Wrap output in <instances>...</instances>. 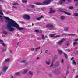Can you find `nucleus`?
Returning <instances> with one entry per match:
<instances>
[{"label":"nucleus","mask_w":78,"mask_h":78,"mask_svg":"<svg viewBox=\"0 0 78 78\" xmlns=\"http://www.w3.org/2000/svg\"><path fill=\"white\" fill-rule=\"evenodd\" d=\"M5 19L8 20L7 22V28L9 31H11L12 32L14 31L15 30V29L14 28L15 27H16V28H17L18 30H24V29L23 28L19 27V25L16 23V21L9 18V17H5Z\"/></svg>","instance_id":"1"},{"label":"nucleus","mask_w":78,"mask_h":78,"mask_svg":"<svg viewBox=\"0 0 78 78\" xmlns=\"http://www.w3.org/2000/svg\"><path fill=\"white\" fill-rule=\"evenodd\" d=\"M51 1H52V0H46L44 1L43 3L36 2L34 4L37 5H45V4L48 5L50 4V2Z\"/></svg>","instance_id":"2"},{"label":"nucleus","mask_w":78,"mask_h":78,"mask_svg":"<svg viewBox=\"0 0 78 78\" xmlns=\"http://www.w3.org/2000/svg\"><path fill=\"white\" fill-rule=\"evenodd\" d=\"M56 34H51L49 35L50 37H54V38H58V37H61V36L60 35H56Z\"/></svg>","instance_id":"3"},{"label":"nucleus","mask_w":78,"mask_h":78,"mask_svg":"<svg viewBox=\"0 0 78 78\" xmlns=\"http://www.w3.org/2000/svg\"><path fill=\"white\" fill-rule=\"evenodd\" d=\"M46 27L48 28L50 30H53V29L54 28L53 25L51 24H48L46 25Z\"/></svg>","instance_id":"4"},{"label":"nucleus","mask_w":78,"mask_h":78,"mask_svg":"<svg viewBox=\"0 0 78 78\" xmlns=\"http://www.w3.org/2000/svg\"><path fill=\"white\" fill-rule=\"evenodd\" d=\"M23 18L24 19H26V20H30V16L28 15H24L23 16Z\"/></svg>","instance_id":"5"},{"label":"nucleus","mask_w":78,"mask_h":78,"mask_svg":"<svg viewBox=\"0 0 78 78\" xmlns=\"http://www.w3.org/2000/svg\"><path fill=\"white\" fill-rule=\"evenodd\" d=\"M65 41V39L62 40L57 42V44L59 45H61L62 44V42H64Z\"/></svg>","instance_id":"6"},{"label":"nucleus","mask_w":78,"mask_h":78,"mask_svg":"<svg viewBox=\"0 0 78 78\" xmlns=\"http://www.w3.org/2000/svg\"><path fill=\"white\" fill-rule=\"evenodd\" d=\"M8 66H4L2 69V71H3V72H6V70L8 69Z\"/></svg>","instance_id":"7"},{"label":"nucleus","mask_w":78,"mask_h":78,"mask_svg":"<svg viewBox=\"0 0 78 78\" xmlns=\"http://www.w3.org/2000/svg\"><path fill=\"white\" fill-rule=\"evenodd\" d=\"M60 19L62 21H64L66 19V17L64 16H62L60 17Z\"/></svg>","instance_id":"8"},{"label":"nucleus","mask_w":78,"mask_h":78,"mask_svg":"<svg viewBox=\"0 0 78 78\" xmlns=\"http://www.w3.org/2000/svg\"><path fill=\"white\" fill-rule=\"evenodd\" d=\"M28 71V69H25L23 70V74H26V73H27Z\"/></svg>","instance_id":"9"},{"label":"nucleus","mask_w":78,"mask_h":78,"mask_svg":"<svg viewBox=\"0 0 78 78\" xmlns=\"http://www.w3.org/2000/svg\"><path fill=\"white\" fill-rule=\"evenodd\" d=\"M64 30L66 32L69 31V27H66L64 28Z\"/></svg>","instance_id":"10"},{"label":"nucleus","mask_w":78,"mask_h":78,"mask_svg":"<svg viewBox=\"0 0 78 78\" xmlns=\"http://www.w3.org/2000/svg\"><path fill=\"white\" fill-rule=\"evenodd\" d=\"M54 12H55V11L54 10H52V8H50L49 13H54Z\"/></svg>","instance_id":"11"},{"label":"nucleus","mask_w":78,"mask_h":78,"mask_svg":"<svg viewBox=\"0 0 78 78\" xmlns=\"http://www.w3.org/2000/svg\"><path fill=\"white\" fill-rule=\"evenodd\" d=\"M78 41V39L75 40H74V42L73 43V46H75V45H76L77 44V41Z\"/></svg>","instance_id":"12"},{"label":"nucleus","mask_w":78,"mask_h":78,"mask_svg":"<svg viewBox=\"0 0 78 78\" xmlns=\"http://www.w3.org/2000/svg\"><path fill=\"white\" fill-rule=\"evenodd\" d=\"M68 36H75V34H68Z\"/></svg>","instance_id":"13"},{"label":"nucleus","mask_w":78,"mask_h":78,"mask_svg":"<svg viewBox=\"0 0 78 78\" xmlns=\"http://www.w3.org/2000/svg\"><path fill=\"white\" fill-rule=\"evenodd\" d=\"M63 12L65 14H67V15H69V16H70V15H71V13H69L65 11H63Z\"/></svg>","instance_id":"14"},{"label":"nucleus","mask_w":78,"mask_h":78,"mask_svg":"<svg viewBox=\"0 0 78 78\" xmlns=\"http://www.w3.org/2000/svg\"><path fill=\"white\" fill-rule=\"evenodd\" d=\"M41 48V47H38L36 48H35V51H37L38 50H39Z\"/></svg>","instance_id":"15"},{"label":"nucleus","mask_w":78,"mask_h":78,"mask_svg":"<svg viewBox=\"0 0 78 78\" xmlns=\"http://www.w3.org/2000/svg\"><path fill=\"white\" fill-rule=\"evenodd\" d=\"M65 0H61V2H60V4H62L63 3L65 2Z\"/></svg>","instance_id":"16"},{"label":"nucleus","mask_w":78,"mask_h":78,"mask_svg":"<svg viewBox=\"0 0 78 78\" xmlns=\"http://www.w3.org/2000/svg\"><path fill=\"white\" fill-rule=\"evenodd\" d=\"M0 14H1L2 16H3V14L2 12V9H0Z\"/></svg>","instance_id":"17"},{"label":"nucleus","mask_w":78,"mask_h":78,"mask_svg":"<svg viewBox=\"0 0 78 78\" xmlns=\"http://www.w3.org/2000/svg\"><path fill=\"white\" fill-rule=\"evenodd\" d=\"M45 62L46 64H47L48 65H50V62L45 61Z\"/></svg>","instance_id":"18"},{"label":"nucleus","mask_w":78,"mask_h":78,"mask_svg":"<svg viewBox=\"0 0 78 78\" xmlns=\"http://www.w3.org/2000/svg\"><path fill=\"white\" fill-rule=\"evenodd\" d=\"M72 64H73V65H76V62L74 60H73Z\"/></svg>","instance_id":"19"},{"label":"nucleus","mask_w":78,"mask_h":78,"mask_svg":"<svg viewBox=\"0 0 78 78\" xmlns=\"http://www.w3.org/2000/svg\"><path fill=\"white\" fill-rule=\"evenodd\" d=\"M5 62H9V58H8L7 59H6L5 61Z\"/></svg>","instance_id":"20"},{"label":"nucleus","mask_w":78,"mask_h":78,"mask_svg":"<svg viewBox=\"0 0 78 78\" xmlns=\"http://www.w3.org/2000/svg\"><path fill=\"white\" fill-rule=\"evenodd\" d=\"M58 53H59L60 54H61V53H62V51L61 50H58Z\"/></svg>","instance_id":"21"},{"label":"nucleus","mask_w":78,"mask_h":78,"mask_svg":"<svg viewBox=\"0 0 78 78\" xmlns=\"http://www.w3.org/2000/svg\"><path fill=\"white\" fill-rule=\"evenodd\" d=\"M62 36H68V34H67L64 33L62 34Z\"/></svg>","instance_id":"22"},{"label":"nucleus","mask_w":78,"mask_h":78,"mask_svg":"<svg viewBox=\"0 0 78 78\" xmlns=\"http://www.w3.org/2000/svg\"><path fill=\"white\" fill-rule=\"evenodd\" d=\"M29 73L31 75H33V72L31 71H29Z\"/></svg>","instance_id":"23"},{"label":"nucleus","mask_w":78,"mask_h":78,"mask_svg":"<svg viewBox=\"0 0 78 78\" xmlns=\"http://www.w3.org/2000/svg\"><path fill=\"white\" fill-rule=\"evenodd\" d=\"M21 63H27V61L26 60H23L21 62Z\"/></svg>","instance_id":"24"},{"label":"nucleus","mask_w":78,"mask_h":78,"mask_svg":"<svg viewBox=\"0 0 78 78\" xmlns=\"http://www.w3.org/2000/svg\"><path fill=\"white\" fill-rule=\"evenodd\" d=\"M30 7L31 8H35V6H34V5H30Z\"/></svg>","instance_id":"25"},{"label":"nucleus","mask_w":78,"mask_h":78,"mask_svg":"<svg viewBox=\"0 0 78 78\" xmlns=\"http://www.w3.org/2000/svg\"><path fill=\"white\" fill-rule=\"evenodd\" d=\"M64 55H65V56L66 59H67V58H68V57L67 56V55L66 54L64 53Z\"/></svg>","instance_id":"26"},{"label":"nucleus","mask_w":78,"mask_h":78,"mask_svg":"<svg viewBox=\"0 0 78 78\" xmlns=\"http://www.w3.org/2000/svg\"><path fill=\"white\" fill-rule=\"evenodd\" d=\"M74 16H76L78 17V13H75L74 14Z\"/></svg>","instance_id":"27"},{"label":"nucleus","mask_w":78,"mask_h":78,"mask_svg":"<svg viewBox=\"0 0 78 78\" xmlns=\"http://www.w3.org/2000/svg\"><path fill=\"white\" fill-rule=\"evenodd\" d=\"M1 44L2 45V46H3V47H5V46H6V44H5V43H1Z\"/></svg>","instance_id":"28"},{"label":"nucleus","mask_w":78,"mask_h":78,"mask_svg":"<svg viewBox=\"0 0 78 78\" xmlns=\"http://www.w3.org/2000/svg\"><path fill=\"white\" fill-rule=\"evenodd\" d=\"M23 3H27V0H23L22 1Z\"/></svg>","instance_id":"29"},{"label":"nucleus","mask_w":78,"mask_h":78,"mask_svg":"<svg viewBox=\"0 0 78 78\" xmlns=\"http://www.w3.org/2000/svg\"><path fill=\"white\" fill-rule=\"evenodd\" d=\"M13 5L14 6H15L16 5H18V3H15L13 4Z\"/></svg>","instance_id":"30"},{"label":"nucleus","mask_w":78,"mask_h":78,"mask_svg":"<svg viewBox=\"0 0 78 78\" xmlns=\"http://www.w3.org/2000/svg\"><path fill=\"white\" fill-rule=\"evenodd\" d=\"M20 75V73L19 72H17L16 73V75Z\"/></svg>","instance_id":"31"},{"label":"nucleus","mask_w":78,"mask_h":78,"mask_svg":"<svg viewBox=\"0 0 78 78\" xmlns=\"http://www.w3.org/2000/svg\"><path fill=\"white\" fill-rule=\"evenodd\" d=\"M41 18L40 17H38V18H37V20H41Z\"/></svg>","instance_id":"32"},{"label":"nucleus","mask_w":78,"mask_h":78,"mask_svg":"<svg viewBox=\"0 0 78 78\" xmlns=\"http://www.w3.org/2000/svg\"><path fill=\"white\" fill-rule=\"evenodd\" d=\"M34 48H32L31 49V51H34Z\"/></svg>","instance_id":"33"},{"label":"nucleus","mask_w":78,"mask_h":78,"mask_svg":"<svg viewBox=\"0 0 78 78\" xmlns=\"http://www.w3.org/2000/svg\"><path fill=\"white\" fill-rule=\"evenodd\" d=\"M63 62H64V60H63V59H62L61 61V63L62 64V63H63Z\"/></svg>","instance_id":"34"},{"label":"nucleus","mask_w":78,"mask_h":78,"mask_svg":"<svg viewBox=\"0 0 78 78\" xmlns=\"http://www.w3.org/2000/svg\"><path fill=\"white\" fill-rule=\"evenodd\" d=\"M48 50H46V51H45V53H48Z\"/></svg>","instance_id":"35"},{"label":"nucleus","mask_w":78,"mask_h":78,"mask_svg":"<svg viewBox=\"0 0 78 78\" xmlns=\"http://www.w3.org/2000/svg\"><path fill=\"white\" fill-rule=\"evenodd\" d=\"M75 53H76L77 54H78V51H75Z\"/></svg>","instance_id":"36"},{"label":"nucleus","mask_w":78,"mask_h":78,"mask_svg":"<svg viewBox=\"0 0 78 78\" xmlns=\"http://www.w3.org/2000/svg\"><path fill=\"white\" fill-rule=\"evenodd\" d=\"M69 9H73V7H70L69 8Z\"/></svg>","instance_id":"37"},{"label":"nucleus","mask_w":78,"mask_h":78,"mask_svg":"<svg viewBox=\"0 0 78 78\" xmlns=\"http://www.w3.org/2000/svg\"><path fill=\"white\" fill-rule=\"evenodd\" d=\"M0 19H3V16H0Z\"/></svg>","instance_id":"38"},{"label":"nucleus","mask_w":78,"mask_h":78,"mask_svg":"<svg viewBox=\"0 0 78 78\" xmlns=\"http://www.w3.org/2000/svg\"><path fill=\"white\" fill-rule=\"evenodd\" d=\"M4 34H5V35H6V34H8V32H4Z\"/></svg>","instance_id":"39"},{"label":"nucleus","mask_w":78,"mask_h":78,"mask_svg":"<svg viewBox=\"0 0 78 78\" xmlns=\"http://www.w3.org/2000/svg\"><path fill=\"white\" fill-rule=\"evenodd\" d=\"M42 39H45V36H44V35H42Z\"/></svg>","instance_id":"40"},{"label":"nucleus","mask_w":78,"mask_h":78,"mask_svg":"<svg viewBox=\"0 0 78 78\" xmlns=\"http://www.w3.org/2000/svg\"><path fill=\"white\" fill-rule=\"evenodd\" d=\"M74 59V58H73V57H72V58H71V61H73V60H73Z\"/></svg>","instance_id":"41"},{"label":"nucleus","mask_w":78,"mask_h":78,"mask_svg":"<svg viewBox=\"0 0 78 78\" xmlns=\"http://www.w3.org/2000/svg\"><path fill=\"white\" fill-rule=\"evenodd\" d=\"M53 63H52L51 65L50 66V67H53Z\"/></svg>","instance_id":"42"},{"label":"nucleus","mask_w":78,"mask_h":78,"mask_svg":"<svg viewBox=\"0 0 78 78\" xmlns=\"http://www.w3.org/2000/svg\"><path fill=\"white\" fill-rule=\"evenodd\" d=\"M40 17V18L41 19L42 18H44V16H43L41 15V17Z\"/></svg>","instance_id":"43"},{"label":"nucleus","mask_w":78,"mask_h":78,"mask_svg":"<svg viewBox=\"0 0 78 78\" xmlns=\"http://www.w3.org/2000/svg\"><path fill=\"white\" fill-rule=\"evenodd\" d=\"M35 32H36V33H37L38 32H39V30H35Z\"/></svg>","instance_id":"44"},{"label":"nucleus","mask_w":78,"mask_h":78,"mask_svg":"<svg viewBox=\"0 0 78 78\" xmlns=\"http://www.w3.org/2000/svg\"><path fill=\"white\" fill-rule=\"evenodd\" d=\"M67 51H68L69 52H70V50H69V49H68V50H67Z\"/></svg>","instance_id":"45"},{"label":"nucleus","mask_w":78,"mask_h":78,"mask_svg":"<svg viewBox=\"0 0 78 78\" xmlns=\"http://www.w3.org/2000/svg\"><path fill=\"white\" fill-rule=\"evenodd\" d=\"M0 42H3V40H2L0 39Z\"/></svg>","instance_id":"46"},{"label":"nucleus","mask_w":78,"mask_h":78,"mask_svg":"<svg viewBox=\"0 0 78 78\" xmlns=\"http://www.w3.org/2000/svg\"><path fill=\"white\" fill-rule=\"evenodd\" d=\"M78 5V2L76 3L75 4V6H76V5Z\"/></svg>","instance_id":"47"},{"label":"nucleus","mask_w":78,"mask_h":78,"mask_svg":"<svg viewBox=\"0 0 78 78\" xmlns=\"http://www.w3.org/2000/svg\"><path fill=\"white\" fill-rule=\"evenodd\" d=\"M69 73V71H67L66 72V74H68V73Z\"/></svg>","instance_id":"48"},{"label":"nucleus","mask_w":78,"mask_h":78,"mask_svg":"<svg viewBox=\"0 0 78 78\" xmlns=\"http://www.w3.org/2000/svg\"><path fill=\"white\" fill-rule=\"evenodd\" d=\"M11 78H14V77L13 76H11Z\"/></svg>","instance_id":"49"},{"label":"nucleus","mask_w":78,"mask_h":78,"mask_svg":"<svg viewBox=\"0 0 78 78\" xmlns=\"http://www.w3.org/2000/svg\"><path fill=\"white\" fill-rule=\"evenodd\" d=\"M74 2H78V0H74Z\"/></svg>","instance_id":"50"},{"label":"nucleus","mask_w":78,"mask_h":78,"mask_svg":"<svg viewBox=\"0 0 78 78\" xmlns=\"http://www.w3.org/2000/svg\"><path fill=\"white\" fill-rule=\"evenodd\" d=\"M45 9V8L44 7H43V8H42V9Z\"/></svg>","instance_id":"51"},{"label":"nucleus","mask_w":78,"mask_h":78,"mask_svg":"<svg viewBox=\"0 0 78 78\" xmlns=\"http://www.w3.org/2000/svg\"><path fill=\"white\" fill-rule=\"evenodd\" d=\"M67 1H68V2H70L71 1V0H67Z\"/></svg>","instance_id":"52"},{"label":"nucleus","mask_w":78,"mask_h":78,"mask_svg":"<svg viewBox=\"0 0 78 78\" xmlns=\"http://www.w3.org/2000/svg\"><path fill=\"white\" fill-rule=\"evenodd\" d=\"M76 78H78V75H77L76 76Z\"/></svg>","instance_id":"53"},{"label":"nucleus","mask_w":78,"mask_h":78,"mask_svg":"<svg viewBox=\"0 0 78 78\" xmlns=\"http://www.w3.org/2000/svg\"><path fill=\"white\" fill-rule=\"evenodd\" d=\"M12 8H17V7H14V6L12 7Z\"/></svg>","instance_id":"54"},{"label":"nucleus","mask_w":78,"mask_h":78,"mask_svg":"<svg viewBox=\"0 0 78 78\" xmlns=\"http://www.w3.org/2000/svg\"><path fill=\"white\" fill-rule=\"evenodd\" d=\"M19 44V42H18L17 44L16 45H18V44Z\"/></svg>","instance_id":"55"},{"label":"nucleus","mask_w":78,"mask_h":78,"mask_svg":"<svg viewBox=\"0 0 78 78\" xmlns=\"http://www.w3.org/2000/svg\"><path fill=\"white\" fill-rule=\"evenodd\" d=\"M45 37H46V38H48V37L47 36H45Z\"/></svg>","instance_id":"56"},{"label":"nucleus","mask_w":78,"mask_h":78,"mask_svg":"<svg viewBox=\"0 0 78 78\" xmlns=\"http://www.w3.org/2000/svg\"><path fill=\"white\" fill-rule=\"evenodd\" d=\"M68 45H69V44L68 43H67L66 44V45H67V46H68Z\"/></svg>","instance_id":"57"},{"label":"nucleus","mask_w":78,"mask_h":78,"mask_svg":"<svg viewBox=\"0 0 78 78\" xmlns=\"http://www.w3.org/2000/svg\"><path fill=\"white\" fill-rule=\"evenodd\" d=\"M32 26H33V25H34V24L32 23Z\"/></svg>","instance_id":"58"},{"label":"nucleus","mask_w":78,"mask_h":78,"mask_svg":"<svg viewBox=\"0 0 78 78\" xmlns=\"http://www.w3.org/2000/svg\"><path fill=\"white\" fill-rule=\"evenodd\" d=\"M37 59H39V57H37Z\"/></svg>","instance_id":"59"},{"label":"nucleus","mask_w":78,"mask_h":78,"mask_svg":"<svg viewBox=\"0 0 78 78\" xmlns=\"http://www.w3.org/2000/svg\"><path fill=\"white\" fill-rule=\"evenodd\" d=\"M43 53V52L42 51L41 52V53Z\"/></svg>","instance_id":"60"},{"label":"nucleus","mask_w":78,"mask_h":78,"mask_svg":"<svg viewBox=\"0 0 78 78\" xmlns=\"http://www.w3.org/2000/svg\"><path fill=\"white\" fill-rule=\"evenodd\" d=\"M37 9H39V8H37Z\"/></svg>","instance_id":"61"},{"label":"nucleus","mask_w":78,"mask_h":78,"mask_svg":"<svg viewBox=\"0 0 78 78\" xmlns=\"http://www.w3.org/2000/svg\"><path fill=\"white\" fill-rule=\"evenodd\" d=\"M77 48V47H75V49H76Z\"/></svg>","instance_id":"62"},{"label":"nucleus","mask_w":78,"mask_h":78,"mask_svg":"<svg viewBox=\"0 0 78 78\" xmlns=\"http://www.w3.org/2000/svg\"><path fill=\"white\" fill-rule=\"evenodd\" d=\"M11 53H12V52L11 51H10Z\"/></svg>","instance_id":"63"},{"label":"nucleus","mask_w":78,"mask_h":78,"mask_svg":"<svg viewBox=\"0 0 78 78\" xmlns=\"http://www.w3.org/2000/svg\"><path fill=\"white\" fill-rule=\"evenodd\" d=\"M2 52H3V50H2Z\"/></svg>","instance_id":"64"}]
</instances>
